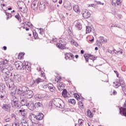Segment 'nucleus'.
<instances>
[{"instance_id":"c03bdc74","label":"nucleus","mask_w":126,"mask_h":126,"mask_svg":"<svg viewBox=\"0 0 126 126\" xmlns=\"http://www.w3.org/2000/svg\"><path fill=\"white\" fill-rule=\"evenodd\" d=\"M33 35L34 39H37L38 38V33L36 32H33Z\"/></svg>"},{"instance_id":"39448f33","label":"nucleus","mask_w":126,"mask_h":126,"mask_svg":"<svg viewBox=\"0 0 126 126\" xmlns=\"http://www.w3.org/2000/svg\"><path fill=\"white\" fill-rule=\"evenodd\" d=\"M1 72L3 73V77L4 81H8V79H9V77H11V76H12V73L10 71H1Z\"/></svg>"},{"instance_id":"4468645a","label":"nucleus","mask_w":126,"mask_h":126,"mask_svg":"<svg viewBox=\"0 0 126 126\" xmlns=\"http://www.w3.org/2000/svg\"><path fill=\"white\" fill-rule=\"evenodd\" d=\"M28 104H29V105H27V107H28V109L31 110V111H34L35 109H36L35 104H34L32 101H29Z\"/></svg>"},{"instance_id":"b1692460","label":"nucleus","mask_w":126,"mask_h":126,"mask_svg":"<svg viewBox=\"0 0 126 126\" xmlns=\"http://www.w3.org/2000/svg\"><path fill=\"white\" fill-rule=\"evenodd\" d=\"M5 91V84L1 83L0 84V92L3 93Z\"/></svg>"},{"instance_id":"bb28decb","label":"nucleus","mask_w":126,"mask_h":126,"mask_svg":"<svg viewBox=\"0 0 126 126\" xmlns=\"http://www.w3.org/2000/svg\"><path fill=\"white\" fill-rule=\"evenodd\" d=\"M40 82H44V80L40 78H38L35 80H33L32 84H35V83H36V84H39V83H40Z\"/></svg>"},{"instance_id":"37998d69","label":"nucleus","mask_w":126,"mask_h":126,"mask_svg":"<svg viewBox=\"0 0 126 126\" xmlns=\"http://www.w3.org/2000/svg\"><path fill=\"white\" fill-rule=\"evenodd\" d=\"M30 119H36L37 120V115H35L33 113H31L30 115Z\"/></svg>"},{"instance_id":"4d7b16f0","label":"nucleus","mask_w":126,"mask_h":126,"mask_svg":"<svg viewBox=\"0 0 126 126\" xmlns=\"http://www.w3.org/2000/svg\"><path fill=\"white\" fill-rule=\"evenodd\" d=\"M4 99H5V96L4 95L1 94L0 95V99L1 100H4Z\"/></svg>"},{"instance_id":"a211bd4d","label":"nucleus","mask_w":126,"mask_h":126,"mask_svg":"<svg viewBox=\"0 0 126 126\" xmlns=\"http://www.w3.org/2000/svg\"><path fill=\"white\" fill-rule=\"evenodd\" d=\"M38 4H39V2L37 1H33L32 3V8L35 10V9H37L38 8Z\"/></svg>"},{"instance_id":"c9c22d12","label":"nucleus","mask_w":126,"mask_h":126,"mask_svg":"<svg viewBox=\"0 0 126 126\" xmlns=\"http://www.w3.org/2000/svg\"><path fill=\"white\" fill-rule=\"evenodd\" d=\"M92 31V29L91 28V27L90 26H86V34L88 33H90Z\"/></svg>"},{"instance_id":"f3484780","label":"nucleus","mask_w":126,"mask_h":126,"mask_svg":"<svg viewBox=\"0 0 126 126\" xmlns=\"http://www.w3.org/2000/svg\"><path fill=\"white\" fill-rule=\"evenodd\" d=\"M7 63H8V61L6 60H4L2 62H0V69H2V68H4L8 64Z\"/></svg>"},{"instance_id":"7ed1b4c3","label":"nucleus","mask_w":126,"mask_h":126,"mask_svg":"<svg viewBox=\"0 0 126 126\" xmlns=\"http://www.w3.org/2000/svg\"><path fill=\"white\" fill-rule=\"evenodd\" d=\"M23 95L26 97V98H27V99H31L34 95V94L33 93V91L30 90L29 88L26 87L25 93Z\"/></svg>"},{"instance_id":"de8ad7c7","label":"nucleus","mask_w":126,"mask_h":126,"mask_svg":"<svg viewBox=\"0 0 126 126\" xmlns=\"http://www.w3.org/2000/svg\"><path fill=\"white\" fill-rule=\"evenodd\" d=\"M83 120L82 119H79L78 120V123L80 125V126H82V125H83Z\"/></svg>"},{"instance_id":"3c124183","label":"nucleus","mask_w":126,"mask_h":126,"mask_svg":"<svg viewBox=\"0 0 126 126\" xmlns=\"http://www.w3.org/2000/svg\"><path fill=\"white\" fill-rule=\"evenodd\" d=\"M74 96L77 100H78V99H80V97L79 96V95H78V94H75Z\"/></svg>"},{"instance_id":"412c9836","label":"nucleus","mask_w":126,"mask_h":126,"mask_svg":"<svg viewBox=\"0 0 126 126\" xmlns=\"http://www.w3.org/2000/svg\"><path fill=\"white\" fill-rule=\"evenodd\" d=\"M7 87H8V89L11 90V91H12V90H14V84H11L9 83L6 82L5 83Z\"/></svg>"},{"instance_id":"79ce46f5","label":"nucleus","mask_w":126,"mask_h":126,"mask_svg":"<svg viewBox=\"0 0 126 126\" xmlns=\"http://www.w3.org/2000/svg\"><path fill=\"white\" fill-rule=\"evenodd\" d=\"M65 9L67 10L70 11L72 9V6L71 5H69L68 6H65V7H64Z\"/></svg>"},{"instance_id":"5701e85b","label":"nucleus","mask_w":126,"mask_h":126,"mask_svg":"<svg viewBox=\"0 0 126 126\" xmlns=\"http://www.w3.org/2000/svg\"><path fill=\"white\" fill-rule=\"evenodd\" d=\"M18 5L19 7V9H22L24 6H26L25 5V3H24L22 1H20L18 2Z\"/></svg>"},{"instance_id":"680f3d73","label":"nucleus","mask_w":126,"mask_h":126,"mask_svg":"<svg viewBox=\"0 0 126 126\" xmlns=\"http://www.w3.org/2000/svg\"><path fill=\"white\" fill-rule=\"evenodd\" d=\"M4 122L6 123H8V122H10V118H7L4 120Z\"/></svg>"},{"instance_id":"6e6552de","label":"nucleus","mask_w":126,"mask_h":126,"mask_svg":"<svg viewBox=\"0 0 126 126\" xmlns=\"http://www.w3.org/2000/svg\"><path fill=\"white\" fill-rule=\"evenodd\" d=\"M62 100L59 98H56L55 99L54 101V104L56 107H57V108H60L61 109H63V106L62 105Z\"/></svg>"},{"instance_id":"1a4fd4ad","label":"nucleus","mask_w":126,"mask_h":126,"mask_svg":"<svg viewBox=\"0 0 126 126\" xmlns=\"http://www.w3.org/2000/svg\"><path fill=\"white\" fill-rule=\"evenodd\" d=\"M12 78L13 81L17 82V83L21 81V75L19 74H14L13 78Z\"/></svg>"},{"instance_id":"5fc2aeb1","label":"nucleus","mask_w":126,"mask_h":126,"mask_svg":"<svg viewBox=\"0 0 126 126\" xmlns=\"http://www.w3.org/2000/svg\"><path fill=\"white\" fill-rule=\"evenodd\" d=\"M22 57H23V55L22 54H19V55L18 56V59L21 60V59H22Z\"/></svg>"},{"instance_id":"7c9ffc66","label":"nucleus","mask_w":126,"mask_h":126,"mask_svg":"<svg viewBox=\"0 0 126 126\" xmlns=\"http://www.w3.org/2000/svg\"><path fill=\"white\" fill-rule=\"evenodd\" d=\"M62 96L64 97V98L67 97V91L66 89H63L62 92Z\"/></svg>"},{"instance_id":"72a5a7b5","label":"nucleus","mask_w":126,"mask_h":126,"mask_svg":"<svg viewBox=\"0 0 126 126\" xmlns=\"http://www.w3.org/2000/svg\"><path fill=\"white\" fill-rule=\"evenodd\" d=\"M87 113L88 117H89V118H93V113L91 112V111H90V110L88 109Z\"/></svg>"},{"instance_id":"13d9d810","label":"nucleus","mask_w":126,"mask_h":126,"mask_svg":"<svg viewBox=\"0 0 126 126\" xmlns=\"http://www.w3.org/2000/svg\"><path fill=\"white\" fill-rule=\"evenodd\" d=\"M22 126H29V125L28 124V123H27V122H24L22 124Z\"/></svg>"},{"instance_id":"603ef678","label":"nucleus","mask_w":126,"mask_h":126,"mask_svg":"<svg viewBox=\"0 0 126 126\" xmlns=\"http://www.w3.org/2000/svg\"><path fill=\"white\" fill-rule=\"evenodd\" d=\"M21 69H23V70H26L27 69V66L24 65H22L21 66Z\"/></svg>"},{"instance_id":"c756f323","label":"nucleus","mask_w":126,"mask_h":126,"mask_svg":"<svg viewBox=\"0 0 126 126\" xmlns=\"http://www.w3.org/2000/svg\"><path fill=\"white\" fill-rule=\"evenodd\" d=\"M48 89H49V90H50V91H51V92H54V91H55V90L56 89L55 88V87L54 86V85H53V84H49V86L48 87Z\"/></svg>"},{"instance_id":"6e6d98bb","label":"nucleus","mask_w":126,"mask_h":126,"mask_svg":"<svg viewBox=\"0 0 126 126\" xmlns=\"http://www.w3.org/2000/svg\"><path fill=\"white\" fill-rule=\"evenodd\" d=\"M95 59V57L93 56L90 57L89 60H92L93 61V63H94V61H95V59Z\"/></svg>"},{"instance_id":"473e14b6","label":"nucleus","mask_w":126,"mask_h":126,"mask_svg":"<svg viewBox=\"0 0 126 126\" xmlns=\"http://www.w3.org/2000/svg\"><path fill=\"white\" fill-rule=\"evenodd\" d=\"M99 41L102 44H104V43H107V39H104V37L103 36H100L99 37Z\"/></svg>"},{"instance_id":"a19ab883","label":"nucleus","mask_w":126,"mask_h":126,"mask_svg":"<svg viewBox=\"0 0 126 126\" xmlns=\"http://www.w3.org/2000/svg\"><path fill=\"white\" fill-rule=\"evenodd\" d=\"M5 15L7 16V18L6 20H8V19H9V18H11V17H12V15H11V14L8 13V12H5Z\"/></svg>"},{"instance_id":"f03ea898","label":"nucleus","mask_w":126,"mask_h":126,"mask_svg":"<svg viewBox=\"0 0 126 126\" xmlns=\"http://www.w3.org/2000/svg\"><path fill=\"white\" fill-rule=\"evenodd\" d=\"M26 87V86H22L17 88L16 89H15V91H16V94L20 96V97H21L22 96L24 95Z\"/></svg>"},{"instance_id":"aec40b11","label":"nucleus","mask_w":126,"mask_h":126,"mask_svg":"<svg viewBox=\"0 0 126 126\" xmlns=\"http://www.w3.org/2000/svg\"><path fill=\"white\" fill-rule=\"evenodd\" d=\"M16 94V91H15V90H14L13 91H11L10 93V96L13 99L12 101H14L16 100V99H18L17 97H16V95H15Z\"/></svg>"},{"instance_id":"a18cd8bd","label":"nucleus","mask_w":126,"mask_h":126,"mask_svg":"<svg viewBox=\"0 0 126 126\" xmlns=\"http://www.w3.org/2000/svg\"><path fill=\"white\" fill-rule=\"evenodd\" d=\"M122 88L124 93L126 95V86L122 87Z\"/></svg>"},{"instance_id":"0e129e2a","label":"nucleus","mask_w":126,"mask_h":126,"mask_svg":"<svg viewBox=\"0 0 126 126\" xmlns=\"http://www.w3.org/2000/svg\"><path fill=\"white\" fill-rule=\"evenodd\" d=\"M78 104H79V105L81 106V107H83V103H82V102L79 101Z\"/></svg>"},{"instance_id":"f8f14e48","label":"nucleus","mask_w":126,"mask_h":126,"mask_svg":"<svg viewBox=\"0 0 126 126\" xmlns=\"http://www.w3.org/2000/svg\"><path fill=\"white\" fill-rule=\"evenodd\" d=\"M111 2L113 6H120L122 5V1L121 0H111Z\"/></svg>"},{"instance_id":"2eb2a0df","label":"nucleus","mask_w":126,"mask_h":126,"mask_svg":"<svg viewBox=\"0 0 126 126\" xmlns=\"http://www.w3.org/2000/svg\"><path fill=\"white\" fill-rule=\"evenodd\" d=\"M74 24L76 28L78 30H81L82 29V24L78 21H75L74 22Z\"/></svg>"},{"instance_id":"338daca9","label":"nucleus","mask_w":126,"mask_h":126,"mask_svg":"<svg viewBox=\"0 0 126 126\" xmlns=\"http://www.w3.org/2000/svg\"><path fill=\"white\" fill-rule=\"evenodd\" d=\"M117 16H118V18H119V19H121V18H123V16L122 15L119 14L117 15Z\"/></svg>"},{"instance_id":"ddd939ff","label":"nucleus","mask_w":126,"mask_h":126,"mask_svg":"<svg viewBox=\"0 0 126 126\" xmlns=\"http://www.w3.org/2000/svg\"><path fill=\"white\" fill-rule=\"evenodd\" d=\"M64 56H65V59L66 60H69V61H70L71 59H74V55H73V54H72V53L70 52L65 53L64 54ZM70 58H71V59H70Z\"/></svg>"},{"instance_id":"ea45409f","label":"nucleus","mask_w":126,"mask_h":126,"mask_svg":"<svg viewBox=\"0 0 126 126\" xmlns=\"http://www.w3.org/2000/svg\"><path fill=\"white\" fill-rule=\"evenodd\" d=\"M114 86L115 87V88H118L119 86H120V83L118 81H117L116 83H113Z\"/></svg>"},{"instance_id":"774afa93","label":"nucleus","mask_w":126,"mask_h":126,"mask_svg":"<svg viewBox=\"0 0 126 126\" xmlns=\"http://www.w3.org/2000/svg\"><path fill=\"white\" fill-rule=\"evenodd\" d=\"M113 94V95H117V91H116L115 90H114Z\"/></svg>"},{"instance_id":"f704fd0d","label":"nucleus","mask_w":126,"mask_h":126,"mask_svg":"<svg viewBox=\"0 0 126 126\" xmlns=\"http://www.w3.org/2000/svg\"><path fill=\"white\" fill-rule=\"evenodd\" d=\"M19 113L22 115V116H23V117H26V112H25V109H24L23 110H20Z\"/></svg>"},{"instance_id":"864d4df0","label":"nucleus","mask_w":126,"mask_h":126,"mask_svg":"<svg viewBox=\"0 0 126 126\" xmlns=\"http://www.w3.org/2000/svg\"><path fill=\"white\" fill-rule=\"evenodd\" d=\"M39 34H40V35L44 34V30L43 29H40Z\"/></svg>"},{"instance_id":"052dcab7","label":"nucleus","mask_w":126,"mask_h":126,"mask_svg":"<svg viewBox=\"0 0 126 126\" xmlns=\"http://www.w3.org/2000/svg\"><path fill=\"white\" fill-rule=\"evenodd\" d=\"M49 84L48 85H44L43 86V88H44L45 89L47 88H49Z\"/></svg>"},{"instance_id":"69168bd1","label":"nucleus","mask_w":126,"mask_h":126,"mask_svg":"<svg viewBox=\"0 0 126 126\" xmlns=\"http://www.w3.org/2000/svg\"><path fill=\"white\" fill-rule=\"evenodd\" d=\"M114 72H115V73H116V74L117 75V77H118V76H119V73L118 72V71H116V70H114Z\"/></svg>"},{"instance_id":"bf43d9fd","label":"nucleus","mask_w":126,"mask_h":126,"mask_svg":"<svg viewBox=\"0 0 126 126\" xmlns=\"http://www.w3.org/2000/svg\"><path fill=\"white\" fill-rule=\"evenodd\" d=\"M97 4H101V5H104V3H101L100 1H95Z\"/></svg>"},{"instance_id":"423d86ee","label":"nucleus","mask_w":126,"mask_h":126,"mask_svg":"<svg viewBox=\"0 0 126 126\" xmlns=\"http://www.w3.org/2000/svg\"><path fill=\"white\" fill-rule=\"evenodd\" d=\"M28 100H27V97H26L24 95L20 96V104L22 106H29Z\"/></svg>"},{"instance_id":"4c0bfd02","label":"nucleus","mask_w":126,"mask_h":126,"mask_svg":"<svg viewBox=\"0 0 126 126\" xmlns=\"http://www.w3.org/2000/svg\"><path fill=\"white\" fill-rule=\"evenodd\" d=\"M68 103H70V104H72V105H75L76 101H75V99L72 98L68 100Z\"/></svg>"},{"instance_id":"2f4dec72","label":"nucleus","mask_w":126,"mask_h":126,"mask_svg":"<svg viewBox=\"0 0 126 126\" xmlns=\"http://www.w3.org/2000/svg\"><path fill=\"white\" fill-rule=\"evenodd\" d=\"M92 56H93L92 55H91V54H88V56L86 54L84 55V58H85V59L86 60V62L87 63H88V61L89 60V58H90L91 57H92Z\"/></svg>"},{"instance_id":"dca6fc26","label":"nucleus","mask_w":126,"mask_h":126,"mask_svg":"<svg viewBox=\"0 0 126 126\" xmlns=\"http://www.w3.org/2000/svg\"><path fill=\"white\" fill-rule=\"evenodd\" d=\"M19 101V99H18V98L13 101L14 103V105L15 108H16L17 109H20V108H21V106H22L21 103L19 104V103L18 102Z\"/></svg>"},{"instance_id":"20e7f679","label":"nucleus","mask_w":126,"mask_h":126,"mask_svg":"<svg viewBox=\"0 0 126 126\" xmlns=\"http://www.w3.org/2000/svg\"><path fill=\"white\" fill-rule=\"evenodd\" d=\"M14 64L17 69H19V70H21V66H22V65H25V66H27V67L29 66L28 63L25 61H24L23 63L20 61H18V62H15L14 63Z\"/></svg>"},{"instance_id":"4be33fe9","label":"nucleus","mask_w":126,"mask_h":126,"mask_svg":"<svg viewBox=\"0 0 126 126\" xmlns=\"http://www.w3.org/2000/svg\"><path fill=\"white\" fill-rule=\"evenodd\" d=\"M73 9L75 12H76V13H80V9L79 8V6L78 5H74L73 6Z\"/></svg>"},{"instance_id":"a878e982","label":"nucleus","mask_w":126,"mask_h":126,"mask_svg":"<svg viewBox=\"0 0 126 126\" xmlns=\"http://www.w3.org/2000/svg\"><path fill=\"white\" fill-rule=\"evenodd\" d=\"M58 89L59 90V91H63V90L64 89V84L63 83H60L58 85Z\"/></svg>"},{"instance_id":"49530a36","label":"nucleus","mask_w":126,"mask_h":126,"mask_svg":"<svg viewBox=\"0 0 126 126\" xmlns=\"http://www.w3.org/2000/svg\"><path fill=\"white\" fill-rule=\"evenodd\" d=\"M12 126H20V124L18 122H15L12 124Z\"/></svg>"},{"instance_id":"9b49d317","label":"nucleus","mask_w":126,"mask_h":126,"mask_svg":"<svg viewBox=\"0 0 126 126\" xmlns=\"http://www.w3.org/2000/svg\"><path fill=\"white\" fill-rule=\"evenodd\" d=\"M1 71H11L13 70V67L12 65L7 64L5 66L4 68H2V69H0Z\"/></svg>"},{"instance_id":"c85d7f7f","label":"nucleus","mask_w":126,"mask_h":126,"mask_svg":"<svg viewBox=\"0 0 126 126\" xmlns=\"http://www.w3.org/2000/svg\"><path fill=\"white\" fill-rule=\"evenodd\" d=\"M35 109L38 108H43V104L40 102H37L34 103Z\"/></svg>"},{"instance_id":"e433bc0d","label":"nucleus","mask_w":126,"mask_h":126,"mask_svg":"<svg viewBox=\"0 0 126 126\" xmlns=\"http://www.w3.org/2000/svg\"><path fill=\"white\" fill-rule=\"evenodd\" d=\"M124 54V50L120 48V50L116 51L115 52L116 55H123Z\"/></svg>"},{"instance_id":"8fccbe9b","label":"nucleus","mask_w":126,"mask_h":126,"mask_svg":"<svg viewBox=\"0 0 126 126\" xmlns=\"http://www.w3.org/2000/svg\"><path fill=\"white\" fill-rule=\"evenodd\" d=\"M25 24H26V25H28V26H29L30 27L32 25V24L30 23L29 22H25Z\"/></svg>"},{"instance_id":"09e8293b","label":"nucleus","mask_w":126,"mask_h":126,"mask_svg":"<svg viewBox=\"0 0 126 126\" xmlns=\"http://www.w3.org/2000/svg\"><path fill=\"white\" fill-rule=\"evenodd\" d=\"M15 17L18 20V21H20V20H21V19L20 18V15H19V14H18V15H15Z\"/></svg>"},{"instance_id":"f257e3e1","label":"nucleus","mask_w":126,"mask_h":126,"mask_svg":"<svg viewBox=\"0 0 126 126\" xmlns=\"http://www.w3.org/2000/svg\"><path fill=\"white\" fill-rule=\"evenodd\" d=\"M66 40L64 38H59V43L57 44V48L61 49V50H64L66 49Z\"/></svg>"},{"instance_id":"9d476101","label":"nucleus","mask_w":126,"mask_h":126,"mask_svg":"<svg viewBox=\"0 0 126 126\" xmlns=\"http://www.w3.org/2000/svg\"><path fill=\"white\" fill-rule=\"evenodd\" d=\"M82 14L83 15V17L85 18V19H87V18H89L90 16H91V14L88 10L85 9L83 10V11L82 12Z\"/></svg>"},{"instance_id":"0eeeda50","label":"nucleus","mask_w":126,"mask_h":126,"mask_svg":"<svg viewBox=\"0 0 126 126\" xmlns=\"http://www.w3.org/2000/svg\"><path fill=\"white\" fill-rule=\"evenodd\" d=\"M1 109L5 111V112H10V109L11 108V105L9 103L3 104L1 106Z\"/></svg>"},{"instance_id":"6ab92c4d","label":"nucleus","mask_w":126,"mask_h":126,"mask_svg":"<svg viewBox=\"0 0 126 126\" xmlns=\"http://www.w3.org/2000/svg\"><path fill=\"white\" fill-rule=\"evenodd\" d=\"M39 6L40 10H41V11H43L45 10V8H46V3L44 2V1H41L40 2Z\"/></svg>"},{"instance_id":"e2e57ef3","label":"nucleus","mask_w":126,"mask_h":126,"mask_svg":"<svg viewBox=\"0 0 126 126\" xmlns=\"http://www.w3.org/2000/svg\"><path fill=\"white\" fill-rule=\"evenodd\" d=\"M27 69V70H28V71H31V67L28 66Z\"/></svg>"},{"instance_id":"393cba45","label":"nucleus","mask_w":126,"mask_h":126,"mask_svg":"<svg viewBox=\"0 0 126 126\" xmlns=\"http://www.w3.org/2000/svg\"><path fill=\"white\" fill-rule=\"evenodd\" d=\"M44 119V114L42 113H39L37 115H36V120L37 121H42Z\"/></svg>"},{"instance_id":"58836bf2","label":"nucleus","mask_w":126,"mask_h":126,"mask_svg":"<svg viewBox=\"0 0 126 126\" xmlns=\"http://www.w3.org/2000/svg\"><path fill=\"white\" fill-rule=\"evenodd\" d=\"M71 4V3H70V2L68 0H65L64 1V7H65V6H67L68 5H70Z\"/></svg>"},{"instance_id":"cd10ccee","label":"nucleus","mask_w":126,"mask_h":126,"mask_svg":"<svg viewBox=\"0 0 126 126\" xmlns=\"http://www.w3.org/2000/svg\"><path fill=\"white\" fill-rule=\"evenodd\" d=\"M119 82V84L121 87H123L124 86H126V83H125V81H124V79H122V78H119V81H118Z\"/></svg>"}]
</instances>
